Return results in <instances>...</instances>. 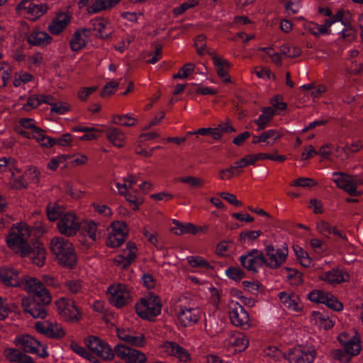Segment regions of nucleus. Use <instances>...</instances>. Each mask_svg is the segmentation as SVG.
<instances>
[{
    "mask_svg": "<svg viewBox=\"0 0 363 363\" xmlns=\"http://www.w3.org/2000/svg\"><path fill=\"white\" fill-rule=\"evenodd\" d=\"M67 212L64 207L58 203H50L47 207V216L50 221H59Z\"/></svg>",
    "mask_w": 363,
    "mask_h": 363,
    "instance_id": "de8ad7c7",
    "label": "nucleus"
},
{
    "mask_svg": "<svg viewBox=\"0 0 363 363\" xmlns=\"http://www.w3.org/2000/svg\"><path fill=\"white\" fill-rule=\"evenodd\" d=\"M287 256L286 247L275 248L271 245H267L263 252L264 265L272 269L278 268L286 262Z\"/></svg>",
    "mask_w": 363,
    "mask_h": 363,
    "instance_id": "6e6552de",
    "label": "nucleus"
},
{
    "mask_svg": "<svg viewBox=\"0 0 363 363\" xmlns=\"http://www.w3.org/2000/svg\"><path fill=\"white\" fill-rule=\"evenodd\" d=\"M21 287L28 293L34 294L44 304H49L52 301L51 296L43 284L33 277H23Z\"/></svg>",
    "mask_w": 363,
    "mask_h": 363,
    "instance_id": "0eeeda50",
    "label": "nucleus"
},
{
    "mask_svg": "<svg viewBox=\"0 0 363 363\" xmlns=\"http://www.w3.org/2000/svg\"><path fill=\"white\" fill-rule=\"evenodd\" d=\"M89 350L104 360H111L114 357V352L111 346L103 340L96 336H89L84 340Z\"/></svg>",
    "mask_w": 363,
    "mask_h": 363,
    "instance_id": "1a4fd4ad",
    "label": "nucleus"
},
{
    "mask_svg": "<svg viewBox=\"0 0 363 363\" xmlns=\"http://www.w3.org/2000/svg\"><path fill=\"white\" fill-rule=\"evenodd\" d=\"M55 145H58L63 147H69L72 146L73 136L70 133H65L60 137L55 139Z\"/></svg>",
    "mask_w": 363,
    "mask_h": 363,
    "instance_id": "69168bd1",
    "label": "nucleus"
},
{
    "mask_svg": "<svg viewBox=\"0 0 363 363\" xmlns=\"http://www.w3.org/2000/svg\"><path fill=\"white\" fill-rule=\"evenodd\" d=\"M195 66L191 63L185 64L179 72L174 75V79H186L194 71Z\"/></svg>",
    "mask_w": 363,
    "mask_h": 363,
    "instance_id": "e2e57ef3",
    "label": "nucleus"
},
{
    "mask_svg": "<svg viewBox=\"0 0 363 363\" xmlns=\"http://www.w3.org/2000/svg\"><path fill=\"white\" fill-rule=\"evenodd\" d=\"M69 157L62 154L52 157L48 162L46 167L51 171H56L61 165H64Z\"/></svg>",
    "mask_w": 363,
    "mask_h": 363,
    "instance_id": "6e6d98bb",
    "label": "nucleus"
},
{
    "mask_svg": "<svg viewBox=\"0 0 363 363\" xmlns=\"http://www.w3.org/2000/svg\"><path fill=\"white\" fill-rule=\"evenodd\" d=\"M278 297L281 306L292 312H301L303 310L299 296L291 291H281Z\"/></svg>",
    "mask_w": 363,
    "mask_h": 363,
    "instance_id": "5701e85b",
    "label": "nucleus"
},
{
    "mask_svg": "<svg viewBox=\"0 0 363 363\" xmlns=\"http://www.w3.org/2000/svg\"><path fill=\"white\" fill-rule=\"evenodd\" d=\"M88 32L86 29H80L74 33L70 40V47L73 51H79L85 47Z\"/></svg>",
    "mask_w": 363,
    "mask_h": 363,
    "instance_id": "e433bc0d",
    "label": "nucleus"
},
{
    "mask_svg": "<svg viewBox=\"0 0 363 363\" xmlns=\"http://www.w3.org/2000/svg\"><path fill=\"white\" fill-rule=\"evenodd\" d=\"M106 133L107 139L113 145L117 147H122L125 145V135L122 130L116 128L108 127Z\"/></svg>",
    "mask_w": 363,
    "mask_h": 363,
    "instance_id": "f704fd0d",
    "label": "nucleus"
},
{
    "mask_svg": "<svg viewBox=\"0 0 363 363\" xmlns=\"http://www.w3.org/2000/svg\"><path fill=\"white\" fill-rule=\"evenodd\" d=\"M13 342L18 347L26 352L36 354L40 357H46L48 356L46 346L42 345L38 340L29 335H17Z\"/></svg>",
    "mask_w": 363,
    "mask_h": 363,
    "instance_id": "423d86ee",
    "label": "nucleus"
},
{
    "mask_svg": "<svg viewBox=\"0 0 363 363\" xmlns=\"http://www.w3.org/2000/svg\"><path fill=\"white\" fill-rule=\"evenodd\" d=\"M71 349L74 352L79 354L82 357L89 360L92 363H99V359L94 355H93L89 351H87L86 348L80 345L76 342L71 343Z\"/></svg>",
    "mask_w": 363,
    "mask_h": 363,
    "instance_id": "8fccbe9b",
    "label": "nucleus"
},
{
    "mask_svg": "<svg viewBox=\"0 0 363 363\" xmlns=\"http://www.w3.org/2000/svg\"><path fill=\"white\" fill-rule=\"evenodd\" d=\"M21 305L24 311L29 313L34 318H45L47 311L45 307L37 303L34 298L29 296H24L21 299Z\"/></svg>",
    "mask_w": 363,
    "mask_h": 363,
    "instance_id": "a878e982",
    "label": "nucleus"
},
{
    "mask_svg": "<svg viewBox=\"0 0 363 363\" xmlns=\"http://www.w3.org/2000/svg\"><path fill=\"white\" fill-rule=\"evenodd\" d=\"M12 72L11 65L6 62H0V78L3 81V85L6 84L7 80L10 78Z\"/></svg>",
    "mask_w": 363,
    "mask_h": 363,
    "instance_id": "0e129e2a",
    "label": "nucleus"
},
{
    "mask_svg": "<svg viewBox=\"0 0 363 363\" xmlns=\"http://www.w3.org/2000/svg\"><path fill=\"white\" fill-rule=\"evenodd\" d=\"M32 138L35 139L43 147L50 148L55 145L54 138L46 135L44 130L39 127L32 133Z\"/></svg>",
    "mask_w": 363,
    "mask_h": 363,
    "instance_id": "c03bdc74",
    "label": "nucleus"
},
{
    "mask_svg": "<svg viewBox=\"0 0 363 363\" xmlns=\"http://www.w3.org/2000/svg\"><path fill=\"white\" fill-rule=\"evenodd\" d=\"M282 136L279 130L269 129L262 132V143L266 146H273Z\"/></svg>",
    "mask_w": 363,
    "mask_h": 363,
    "instance_id": "49530a36",
    "label": "nucleus"
},
{
    "mask_svg": "<svg viewBox=\"0 0 363 363\" xmlns=\"http://www.w3.org/2000/svg\"><path fill=\"white\" fill-rule=\"evenodd\" d=\"M31 232L32 230L26 223L13 225L6 239L8 247L21 257H26L29 253L28 239Z\"/></svg>",
    "mask_w": 363,
    "mask_h": 363,
    "instance_id": "f257e3e1",
    "label": "nucleus"
},
{
    "mask_svg": "<svg viewBox=\"0 0 363 363\" xmlns=\"http://www.w3.org/2000/svg\"><path fill=\"white\" fill-rule=\"evenodd\" d=\"M339 342L343 349L351 356L357 355L361 350L360 340L357 333L349 334L342 333L338 337Z\"/></svg>",
    "mask_w": 363,
    "mask_h": 363,
    "instance_id": "6ab92c4d",
    "label": "nucleus"
},
{
    "mask_svg": "<svg viewBox=\"0 0 363 363\" xmlns=\"http://www.w3.org/2000/svg\"><path fill=\"white\" fill-rule=\"evenodd\" d=\"M162 305L158 296L148 294L142 298L135 305L138 316L143 319L152 320L161 313Z\"/></svg>",
    "mask_w": 363,
    "mask_h": 363,
    "instance_id": "20e7f679",
    "label": "nucleus"
},
{
    "mask_svg": "<svg viewBox=\"0 0 363 363\" xmlns=\"http://www.w3.org/2000/svg\"><path fill=\"white\" fill-rule=\"evenodd\" d=\"M229 345L234 346L238 351L245 350L249 345V340L241 333L231 334L228 338Z\"/></svg>",
    "mask_w": 363,
    "mask_h": 363,
    "instance_id": "a18cd8bd",
    "label": "nucleus"
},
{
    "mask_svg": "<svg viewBox=\"0 0 363 363\" xmlns=\"http://www.w3.org/2000/svg\"><path fill=\"white\" fill-rule=\"evenodd\" d=\"M26 256L30 258L34 264L42 267L46 258L45 248L41 242H35L33 243L32 247L29 245V253Z\"/></svg>",
    "mask_w": 363,
    "mask_h": 363,
    "instance_id": "7c9ffc66",
    "label": "nucleus"
},
{
    "mask_svg": "<svg viewBox=\"0 0 363 363\" xmlns=\"http://www.w3.org/2000/svg\"><path fill=\"white\" fill-rule=\"evenodd\" d=\"M50 250L59 264L69 268L76 264V252L68 240L60 236L54 237L50 241Z\"/></svg>",
    "mask_w": 363,
    "mask_h": 363,
    "instance_id": "f03ea898",
    "label": "nucleus"
},
{
    "mask_svg": "<svg viewBox=\"0 0 363 363\" xmlns=\"http://www.w3.org/2000/svg\"><path fill=\"white\" fill-rule=\"evenodd\" d=\"M24 276H20L17 269L13 267L0 268V280L6 286L16 287L22 285Z\"/></svg>",
    "mask_w": 363,
    "mask_h": 363,
    "instance_id": "b1692460",
    "label": "nucleus"
},
{
    "mask_svg": "<svg viewBox=\"0 0 363 363\" xmlns=\"http://www.w3.org/2000/svg\"><path fill=\"white\" fill-rule=\"evenodd\" d=\"M161 352L167 356H173L181 362L190 359L189 353L174 342H165L160 346Z\"/></svg>",
    "mask_w": 363,
    "mask_h": 363,
    "instance_id": "393cba45",
    "label": "nucleus"
},
{
    "mask_svg": "<svg viewBox=\"0 0 363 363\" xmlns=\"http://www.w3.org/2000/svg\"><path fill=\"white\" fill-rule=\"evenodd\" d=\"M315 357V351L309 347L298 346L290 350L287 359L290 363H312Z\"/></svg>",
    "mask_w": 363,
    "mask_h": 363,
    "instance_id": "dca6fc26",
    "label": "nucleus"
},
{
    "mask_svg": "<svg viewBox=\"0 0 363 363\" xmlns=\"http://www.w3.org/2000/svg\"><path fill=\"white\" fill-rule=\"evenodd\" d=\"M116 333L118 338L133 346L142 347L145 345V338L143 334H136L129 328H118Z\"/></svg>",
    "mask_w": 363,
    "mask_h": 363,
    "instance_id": "4be33fe9",
    "label": "nucleus"
},
{
    "mask_svg": "<svg viewBox=\"0 0 363 363\" xmlns=\"http://www.w3.org/2000/svg\"><path fill=\"white\" fill-rule=\"evenodd\" d=\"M48 8L42 4H36L34 0H22L16 6L20 14L24 15L28 19L35 21L42 16Z\"/></svg>",
    "mask_w": 363,
    "mask_h": 363,
    "instance_id": "f8f14e48",
    "label": "nucleus"
},
{
    "mask_svg": "<svg viewBox=\"0 0 363 363\" xmlns=\"http://www.w3.org/2000/svg\"><path fill=\"white\" fill-rule=\"evenodd\" d=\"M89 130L82 136L79 137V139L81 140H95L99 137V133L104 131L102 129L96 127H89Z\"/></svg>",
    "mask_w": 363,
    "mask_h": 363,
    "instance_id": "338daca9",
    "label": "nucleus"
},
{
    "mask_svg": "<svg viewBox=\"0 0 363 363\" xmlns=\"http://www.w3.org/2000/svg\"><path fill=\"white\" fill-rule=\"evenodd\" d=\"M318 279L328 284L335 285L348 281L349 274L343 270L333 269L320 274Z\"/></svg>",
    "mask_w": 363,
    "mask_h": 363,
    "instance_id": "c85d7f7f",
    "label": "nucleus"
},
{
    "mask_svg": "<svg viewBox=\"0 0 363 363\" xmlns=\"http://www.w3.org/2000/svg\"><path fill=\"white\" fill-rule=\"evenodd\" d=\"M82 227V233L87 235L93 242L96 241L101 237V233L98 230L97 224L93 220L85 221Z\"/></svg>",
    "mask_w": 363,
    "mask_h": 363,
    "instance_id": "79ce46f5",
    "label": "nucleus"
},
{
    "mask_svg": "<svg viewBox=\"0 0 363 363\" xmlns=\"http://www.w3.org/2000/svg\"><path fill=\"white\" fill-rule=\"evenodd\" d=\"M173 223L175 227L172 229V231L176 235L196 234L202 230L201 227L196 226L191 223H182L177 220H174Z\"/></svg>",
    "mask_w": 363,
    "mask_h": 363,
    "instance_id": "58836bf2",
    "label": "nucleus"
},
{
    "mask_svg": "<svg viewBox=\"0 0 363 363\" xmlns=\"http://www.w3.org/2000/svg\"><path fill=\"white\" fill-rule=\"evenodd\" d=\"M310 321L313 325L325 330L333 327L334 323L329 317L328 314L321 311H313L310 315Z\"/></svg>",
    "mask_w": 363,
    "mask_h": 363,
    "instance_id": "72a5a7b5",
    "label": "nucleus"
},
{
    "mask_svg": "<svg viewBox=\"0 0 363 363\" xmlns=\"http://www.w3.org/2000/svg\"><path fill=\"white\" fill-rule=\"evenodd\" d=\"M110 302L116 307H122L130 300V294L127 287L122 284H115L110 286L107 290Z\"/></svg>",
    "mask_w": 363,
    "mask_h": 363,
    "instance_id": "4468645a",
    "label": "nucleus"
},
{
    "mask_svg": "<svg viewBox=\"0 0 363 363\" xmlns=\"http://www.w3.org/2000/svg\"><path fill=\"white\" fill-rule=\"evenodd\" d=\"M33 79L34 77L31 74L25 71H20L15 74L13 84L16 87H18L31 82Z\"/></svg>",
    "mask_w": 363,
    "mask_h": 363,
    "instance_id": "4d7b16f0",
    "label": "nucleus"
},
{
    "mask_svg": "<svg viewBox=\"0 0 363 363\" xmlns=\"http://www.w3.org/2000/svg\"><path fill=\"white\" fill-rule=\"evenodd\" d=\"M137 120L131 114L116 115L113 117V123L122 126H133Z\"/></svg>",
    "mask_w": 363,
    "mask_h": 363,
    "instance_id": "5fc2aeb1",
    "label": "nucleus"
},
{
    "mask_svg": "<svg viewBox=\"0 0 363 363\" xmlns=\"http://www.w3.org/2000/svg\"><path fill=\"white\" fill-rule=\"evenodd\" d=\"M57 228L62 235L71 237L79 232L81 222L74 212L67 211L58 221Z\"/></svg>",
    "mask_w": 363,
    "mask_h": 363,
    "instance_id": "9d476101",
    "label": "nucleus"
},
{
    "mask_svg": "<svg viewBox=\"0 0 363 363\" xmlns=\"http://www.w3.org/2000/svg\"><path fill=\"white\" fill-rule=\"evenodd\" d=\"M308 297L311 301L323 303L335 311H341L343 309V304L329 292L313 290L308 294Z\"/></svg>",
    "mask_w": 363,
    "mask_h": 363,
    "instance_id": "ddd939ff",
    "label": "nucleus"
},
{
    "mask_svg": "<svg viewBox=\"0 0 363 363\" xmlns=\"http://www.w3.org/2000/svg\"><path fill=\"white\" fill-rule=\"evenodd\" d=\"M115 352L120 359L128 363H145L147 361L143 352L124 345H117L115 347Z\"/></svg>",
    "mask_w": 363,
    "mask_h": 363,
    "instance_id": "f3484780",
    "label": "nucleus"
},
{
    "mask_svg": "<svg viewBox=\"0 0 363 363\" xmlns=\"http://www.w3.org/2000/svg\"><path fill=\"white\" fill-rule=\"evenodd\" d=\"M281 52L289 57H296L301 55V50L298 46L289 47L287 45H282L281 48Z\"/></svg>",
    "mask_w": 363,
    "mask_h": 363,
    "instance_id": "774afa93",
    "label": "nucleus"
},
{
    "mask_svg": "<svg viewBox=\"0 0 363 363\" xmlns=\"http://www.w3.org/2000/svg\"><path fill=\"white\" fill-rule=\"evenodd\" d=\"M71 18V15L67 12L58 13L48 25V31L52 35H60L69 25Z\"/></svg>",
    "mask_w": 363,
    "mask_h": 363,
    "instance_id": "bb28decb",
    "label": "nucleus"
},
{
    "mask_svg": "<svg viewBox=\"0 0 363 363\" xmlns=\"http://www.w3.org/2000/svg\"><path fill=\"white\" fill-rule=\"evenodd\" d=\"M363 147V144L361 142L356 141L353 142L351 145L348 144L345 145L343 147H337V157L341 160H345L348 157L349 152H354L358 151Z\"/></svg>",
    "mask_w": 363,
    "mask_h": 363,
    "instance_id": "09e8293b",
    "label": "nucleus"
},
{
    "mask_svg": "<svg viewBox=\"0 0 363 363\" xmlns=\"http://www.w3.org/2000/svg\"><path fill=\"white\" fill-rule=\"evenodd\" d=\"M230 318L234 325L242 329L247 330L252 326L247 311L236 301L230 303Z\"/></svg>",
    "mask_w": 363,
    "mask_h": 363,
    "instance_id": "9b49d317",
    "label": "nucleus"
},
{
    "mask_svg": "<svg viewBox=\"0 0 363 363\" xmlns=\"http://www.w3.org/2000/svg\"><path fill=\"white\" fill-rule=\"evenodd\" d=\"M121 0H94L91 5L88 6L89 13H96L104 10H109L117 5Z\"/></svg>",
    "mask_w": 363,
    "mask_h": 363,
    "instance_id": "4c0bfd02",
    "label": "nucleus"
},
{
    "mask_svg": "<svg viewBox=\"0 0 363 363\" xmlns=\"http://www.w3.org/2000/svg\"><path fill=\"white\" fill-rule=\"evenodd\" d=\"M55 304L58 314L65 321L77 323L81 320L82 314L74 301L62 297Z\"/></svg>",
    "mask_w": 363,
    "mask_h": 363,
    "instance_id": "39448f33",
    "label": "nucleus"
},
{
    "mask_svg": "<svg viewBox=\"0 0 363 363\" xmlns=\"http://www.w3.org/2000/svg\"><path fill=\"white\" fill-rule=\"evenodd\" d=\"M276 115V111L271 107L264 108L262 111L259 116L254 120V123L257 125V130L264 129Z\"/></svg>",
    "mask_w": 363,
    "mask_h": 363,
    "instance_id": "ea45409f",
    "label": "nucleus"
},
{
    "mask_svg": "<svg viewBox=\"0 0 363 363\" xmlns=\"http://www.w3.org/2000/svg\"><path fill=\"white\" fill-rule=\"evenodd\" d=\"M213 65L218 77L226 83L230 82V77L228 74V69L231 67L230 62L223 57L216 55H213Z\"/></svg>",
    "mask_w": 363,
    "mask_h": 363,
    "instance_id": "2f4dec72",
    "label": "nucleus"
},
{
    "mask_svg": "<svg viewBox=\"0 0 363 363\" xmlns=\"http://www.w3.org/2000/svg\"><path fill=\"white\" fill-rule=\"evenodd\" d=\"M175 311L180 325L191 326L200 318L201 310L194 300L187 295H182L178 298Z\"/></svg>",
    "mask_w": 363,
    "mask_h": 363,
    "instance_id": "7ed1b4c3",
    "label": "nucleus"
},
{
    "mask_svg": "<svg viewBox=\"0 0 363 363\" xmlns=\"http://www.w3.org/2000/svg\"><path fill=\"white\" fill-rule=\"evenodd\" d=\"M317 184V182L309 177H300L291 183L292 186H298L306 189L314 187Z\"/></svg>",
    "mask_w": 363,
    "mask_h": 363,
    "instance_id": "bf43d9fd",
    "label": "nucleus"
},
{
    "mask_svg": "<svg viewBox=\"0 0 363 363\" xmlns=\"http://www.w3.org/2000/svg\"><path fill=\"white\" fill-rule=\"evenodd\" d=\"M27 40L32 45L45 47L52 43V38L47 32L35 28L28 34Z\"/></svg>",
    "mask_w": 363,
    "mask_h": 363,
    "instance_id": "c756f323",
    "label": "nucleus"
},
{
    "mask_svg": "<svg viewBox=\"0 0 363 363\" xmlns=\"http://www.w3.org/2000/svg\"><path fill=\"white\" fill-rule=\"evenodd\" d=\"M52 97L50 98V113L58 115L65 114L70 110V105L65 101H59L56 103L51 102Z\"/></svg>",
    "mask_w": 363,
    "mask_h": 363,
    "instance_id": "13d9d810",
    "label": "nucleus"
},
{
    "mask_svg": "<svg viewBox=\"0 0 363 363\" xmlns=\"http://www.w3.org/2000/svg\"><path fill=\"white\" fill-rule=\"evenodd\" d=\"M241 264L247 270L257 272L259 267L264 265L263 252L258 250H252L246 255L240 257Z\"/></svg>",
    "mask_w": 363,
    "mask_h": 363,
    "instance_id": "412c9836",
    "label": "nucleus"
},
{
    "mask_svg": "<svg viewBox=\"0 0 363 363\" xmlns=\"http://www.w3.org/2000/svg\"><path fill=\"white\" fill-rule=\"evenodd\" d=\"M294 252L296 255V258L300 264L304 267H309L311 266L312 259L309 257L308 252L305 251L300 246H295L294 247Z\"/></svg>",
    "mask_w": 363,
    "mask_h": 363,
    "instance_id": "864d4df0",
    "label": "nucleus"
},
{
    "mask_svg": "<svg viewBox=\"0 0 363 363\" xmlns=\"http://www.w3.org/2000/svg\"><path fill=\"white\" fill-rule=\"evenodd\" d=\"M5 357L10 362L18 363H33L32 358L16 348H7L4 350Z\"/></svg>",
    "mask_w": 363,
    "mask_h": 363,
    "instance_id": "c9c22d12",
    "label": "nucleus"
},
{
    "mask_svg": "<svg viewBox=\"0 0 363 363\" xmlns=\"http://www.w3.org/2000/svg\"><path fill=\"white\" fill-rule=\"evenodd\" d=\"M11 174V179L13 181L17 182L16 186L24 187L27 185L28 181L32 183L38 182L40 173V171L35 167H30L26 170L24 176L22 178L20 177H16L13 172H12Z\"/></svg>",
    "mask_w": 363,
    "mask_h": 363,
    "instance_id": "473e14b6",
    "label": "nucleus"
},
{
    "mask_svg": "<svg viewBox=\"0 0 363 363\" xmlns=\"http://www.w3.org/2000/svg\"><path fill=\"white\" fill-rule=\"evenodd\" d=\"M264 356L270 359L277 362L282 359L281 352L275 346H269L264 351Z\"/></svg>",
    "mask_w": 363,
    "mask_h": 363,
    "instance_id": "680f3d73",
    "label": "nucleus"
},
{
    "mask_svg": "<svg viewBox=\"0 0 363 363\" xmlns=\"http://www.w3.org/2000/svg\"><path fill=\"white\" fill-rule=\"evenodd\" d=\"M186 261L191 267H197L203 269H210L212 268L209 262L199 255L188 256Z\"/></svg>",
    "mask_w": 363,
    "mask_h": 363,
    "instance_id": "3c124183",
    "label": "nucleus"
},
{
    "mask_svg": "<svg viewBox=\"0 0 363 363\" xmlns=\"http://www.w3.org/2000/svg\"><path fill=\"white\" fill-rule=\"evenodd\" d=\"M50 96L47 95H33L28 97L26 104L22 106V110L24 111H30L41 104H50Z\"/></svg>",
    "mask_w": 363,
    "mask_h": 363,
    "instance_id": "a19ab883",
    "label": "nucleus"
},
{
    "mask_svg": "<svg viewBox=\"0 0 363 363\" xmlns=\"http://www.w3.org/2000/svg\"><path fill=\"white\" fill-rule=\"evenodd\" d=\"M333 182L336 185L346 191L351 196H357L361 194L360 191H358L354 186V177L342 172H333Z\"/></svg>",
    "mask_w": 363,
    "mask_h": 363,
    "instance_id": "aec40b11",
    "label": "nucleus"
},
{
    "mask_svg": "<svg viewBox=\"0 0 363 363\" xmlns=\"http://www.w3.org/2000/svg\"><path fill=\"white\" fill-rule=\"evenodd\" d=\"M35 328L39 333L51 338H62L66 334L63 327L57 322L38 321L35 324Z\"/></svg>",
    "mask_w": 363,
    "mask_h": 363,
    "instance_id": "a211bd4d",
    "label": "nucleus"
},
{
    "mask_svg": "<svg viewBox=\"0 0 363 363\" xmlns=\"http://www.w3.org/2000/svg\"><path fill=\"white\" fill-rule=\"evenodd\" d=\"M91 25L96 36L106 39L110 38L113 33V27L111 22L106 18H95L91 21Z\"/></svg>",
    "mask_w": 363,
    "mask_h": 363,
    "instance_id": "cd10ccee",
    "label": "nucleus"
},
{
    "mask_svg": "<svg viewBox=\"0 0 363 363\" xmlns=\"http://www.w3.org/2000/svg\"><path fill=\"white\" fill-rule=\"evenodd\" d=\"M302 26L305 30H308L315 37L331 33V30H326L324 23L323 25H318L313 21H304Z\"/></svg>",
    "mask_w": 363,
    "mask_h": 363,
    "instance_id": "37998d69",
    "label": "nucleus"
},
{
    "mask_svg": "<svg viewBox=\"0 0 363 363\" xmlns=\"http://www.w3.org/2000/svg\"><path fill=\"white\" fill-rule=\"evenodd\" d=\"M128 233L127 225L120 220H116L111 225V231L108 238V245L111 247H119Z\"/></svg>",
    "mask_w": 363,
    "mask_h": 363,
    "instance_id": "2eb2a0df",
    "label": "nucleus"
},
{
    "mask_svg": "<svg viewBox=\"0 0 363 363\" xmlns=\"http://www.w3.org/2000/svg\"><path fill=\"white\" fill-rule=\"evenodd\" d=\"M121 254L128 261V263L135 259L137 255V247L135 243L129 242L127 243L126 248L123 250Z\"/></svg>",
    "mask_w": 363,
    "mask_h": 363,
    "instance_id": "052dcab7",
    "label": "nucleus"
},
{
    "mask_svg": "<svg viewBox=\"0 0 363 363\" xmlns=\"http://www.w3.org/2000/svg\"><path fill=\"white\" fill-rule=\"evenodd\" d=\"M123 183L119 182H116V186L118 189L119 194H125L126 192L130 191L132 189L133 185L136 183V179L133 175L123 179Z\"/></svg>",
    "mask_w": 363,
    "mask_h": 363,
    "instance_id": "603ef678",
    "label": "nucleus"
}]
</instances>
